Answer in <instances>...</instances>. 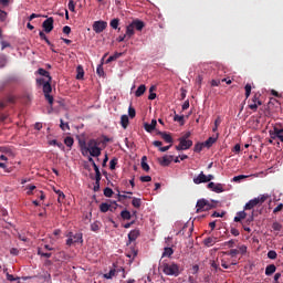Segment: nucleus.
<instances>
[{
    "mask_svg": "<svg viewBox=\"0 0 283 283\" xmlns=\"http://www.w3.org/2000/svg\"><path fill=\"white\" fill-rule=\"evenodd\" d=\"M8 19V12L0 9V22L3 23Z\"/></svg>",
    "mask_w": 283,
    "mask_h": 283,
    "instance_id": "nucleus-49",
    "label": "nucleus"
},
{
    "mask_svg": "<svg viewBox=\"0 0 283 283\" xmlns=\"http://www.w3.org/2000/svg\"><path fill=\"white\" fill-rule=\"evenodd\" d=\"M3 154H6L7 156H11L14 157V151L12 150V148L10 147H4L2 148Z\"/></svg>",
    "mask_w": 283,
    "mask_h": 283,
    "instance_id": "nucleus-43",
    "label": "nucleus"
},
{
    "mask_svg": "<svg viewBox=\"0 0 283 283\" xmlns=\"http://www.w3.org/2000/svg\"><path fill=\"white\" fill-rule=\"evenodd\" d=\"M104 196L106 198H112V196H114V190H112V188L107 187L104 189Z\"/></svg>",
    "mask_w": 283,
    "mask_h": 283,
    "instance_id": "nucleus-45",
    "label": "nucleus"
},
{
    "mask_svg": "<svg viewBox=\"0 0 283 283\" xmlns=\"http://www.w3.org/2000/svg\"><path fill=\"white\" fill-rule=\"evenodd\" d=\"M64 145H66V147H70V148H72V146L74 145V138H72V137H65V139H64Z\"/></svg>",
    "mask_w": 283,
    "mask_h": 283,
    "instance_id": "nucleus-40",
    "label": "nucleus"
},
{
    "mask_svg": "<svg viewBox=\"0 0 283 283\" xmlns=\"http://www.w3.org/2000/svg\"><path fill=\"white\" fill-rule=\"evenodd\" d=\"M40 76H45V78H49V81H52V76H50V72H48L45 69H39L36 71Z\"/></svg>",
    "mask_w": 283,
    "mask_h": 283,
    "instance_id": "nucleus-29",
    "label": "nucleus"
},
{
    "mask_svg": "<svg viewBox=\"0 0 283 283\" xmlns=\"http://www.w3.org/2000/svg\"><path fill=\"white\" fill-rule=\"evenodd\" d=\"M254 199L259 201V205H262L269 200V195H262L261 197Z\"/></svg>",
    "mask_w": 283,
    "mask_h": 283,
    "instance_id": "nucleus-47",
    "label": "nucleus"
},
{
    "mask_svg": "<svg viewBox=\"0 0 283 283\" xmlns=\"http://www.w3.org/2000/svg\"><path fill=\"white\" fill-rule=\"evenodd\" d=\"M276 136H277L279 140H281V143H283V128H280V130L276 132Z\"/></svg>",
    "mask_w": 283,
    "mask_h": 283,
    "instance_id": "nucleus-62",
    "label": "nucleus"
},
{
    "mask_svg": "<svg viewBox=\"0 0 283 283\" xmlns=\"http://www.w3.org/2000/svg\"><path fill=\"white\" fill-rule=\"evenodd\" d=\"M88 154L93 158H98V156H101V147L95 146V148H91V150H88Z\"/></svg>",
    "mask_w": 283,
    "mask_h": 283,
    "instance_id": "nucleus-21",
    "label": "nucleus"
},
{
    "mask_svg": "<svg viewBox=\"0 0 283 283\" xmlns=\"http://www.w3.org/2000/svg\"><path fill=\"white\" fill-rule=\"evenodd\" d=\"M120 23V20L118 18H115L111 21L109 25L113 28V30H118V25Z\"/></svg>",
    "mask_w": 283,
    "mask_h": 283,
    "instance_id": "nucleus-37",
    "label": "nucleus"
},
{
    "mask_svg": "<svg viewBox=\"0 0 283 283\" xmlns=\"http://www.w3.org/2000/svg\"><path fill=\"white\" fill-rule=\"evenodd\" d=\"M191 271H192V275H197L198 271H200V266L198 264H195L191 268Z\"/></svg>",
    "mask_w": 283,
    "mask_h": 283,
    "instance_id": "nucleus-61",
    "label": "nucleus"
},
{
    "mask_svg": "<svg viewBox=\"0 0 283 283\" xmlns=\"http://www.w3.org/2000/svg\"><path fill=\"white\" fill-rule=\"evenodd\" d=\"M145 92H147V86H145L144 84L139 85L138 88L135 92V96L137 98H140V96H143V94H145Z\"/></svg>",
    "mask_w": 283,
    "mask_h": 283,
    "instance_id": "nucleus-20",
    "label": "nucleus"
},
{
    "mask_svg": "<svg viewBox=\"0 0 283 283\" xmlns=\"http://www.w3.org/2000/svg\"><path fill=\"white\" fill-rule=\"evenodd\" d=\"M122 220H132V212L129 210L125 209L120 212Z\"/></svg>",
    "mask_w": 283,
    "mask_h": 283,
    "instance_id": "nucleus-28",
    "label": "nucleus"
},
{
    "mask_svg": "<svg viewBox=\"0 0 283 283\" xmlns=\"http://www.w3.org/2000/svg\"><path fill=\"white\" fill-rule=\"evenodd\" d=\"M195 185H202V182H207V175L201 171L197 177L193 178Z\"/></svg>",
    "mask_w": 283,
    "mask_h": 283,
    "instance_id": "nucleus-15",
    "label": "nucleus"
},
{
    "mask_svg": "<svg viewBox=\"0 0 283 283\" xmlns=\"http://www.w3.org/2000/svg\"><path fill=\"white\" fill-rule=\"evenodd\" d=\"M158 125V122L156 119H153L150 124H144V129L148 132V134H151L154 129H156V126Z\"/></svg>",
    "mask_w": 283,
    "mask_h": 283,
    "instance_id": "nucleus-17",
    "label": "nucleus"
},
{
    "mask_svg": "<svg viewBox=\"0 0 283 283\" xmlns=\"http://www.w3.org/2000/svg\"><path fill=\"white\" fill-rule=\"evenodd\" d=\"M111 207L112 206L109 203L103 202V203L99 205V211L102 213H107V211H109Z\"/></svg>",
    "mask_w": 283,
    "mask_h": 283,
    "instance_id": "nucleus-30",
    "label": "nucleus"
},
{
    "mask_svg": "<svg viewBox=\"0 0 283 283\" xmlns=\"http://www.w3.org/2000/svg\"><path fill=\"white\" fill-rule=\"evenodd\" d=\"M275 271H277V268L275 266V264H270L265 268V275L268 276L273 275Z\"/></svg>",
    "mask_w": 283,
    "mask_h": 283,
    "instance_id": "nucleus-24",
    "label": "nucleus"
},
{
    "mask_svg": "<svg viewBox=\"0 0 283 283\" xmlns=\"http://www.w3.org/2000/svg\"><path fill=\"white\" fill-rule=\"evenodd\" d=\"M158 136H161L163 140H165V143H174V137H171V134H168L167 132H158L157 133Z\"/></svg>",
    "mask_w": 283,
    "mask_h": 283,
    "instance_id": "nucleus-16",
    "label": "nucleus"
},
{
    "mask_svg": "<svg viewBox=\"0 0 283 283\" xmlns=\"http://www.w3.org/2000/svg\"><path fill=\"white\" fill-rule=\"evenodd\" d=\"M69 10L71 12H75L76 11V4L74 3V0H70L69 1Z\"/></svg>",
    "mask_w": 283,
    "mask_h": 283,
    "instance_id": "nucleus-55",
    "label": "nucleus"
},
{
    "mask_svg": "<svg viewBox=\"0 0 283 283\" xmlns=\"http://www.w3.org/2000/svg\"><path fill=\"white\" fill-rule=\"evenodd\" d=\"M42 28L46 34H50L52 30H54V18L50 17L46 20L43 21Z\"/></svg>",
    "mask_w": 283,
    "mask_h": 283,
    "instance_id": "nucleus-6",
    "label": "nucleus"
},
{
    "mask_svg": "<svg viewBox=\"0 0 283 283\" xmlns=\"http://www.w3.org/2000/svg\"><path fill=\"white\" fill-rule=\"evenodd\" d=\"M54 192L57 195V202L63 205V200H65V193L61 190L54 189Z\"/></svg>",
    "mask_w": 283,
    "mask_h": 283,
    "instance_id": "nucleus-27",
    "label": "nucleus"
},
{
    "mask_svg": "<svg viewBox=\"0 0 283 283\" xmlns=\"http://www.w3.org/2000/svg\"><path fill=\"white\" fill-rule=\"evenodd\" d=\"M101 229V222L95 221L91 224V231H94L96 233V231H99Z\"/></svg>",
    "mask_w": 283,
    "mask_h": 283,
    "instance_id": "nucleus-41",
    "label": "nucleus"
},
{
    "mask_svg": "<svg viewBox=\"0 0 283 283\" xmlns=\"http://www.w3.org/2000/svg\"><path fill=\"white\" fill-rule=\"evenodd\" d=\"M208 189H210V191H213L214 193H222L224 191V187L222 186V184H216L213 181H210L208 184Z\"/></svg>",
    "mask_w": 283,
    "mask_h": 283,
    "instance_id": "nucleus-8",
    "label": "nucleus"
},
{
    "mask_svg": "<svg viewBox=\"0 0 283 283\" xmlns=\"http://www.w3.org/2000/svg\"><path fill=\"white\" fill-rule=\"evenodd\" d=\"M220 136V134L217 133V136L216 137H209L205 143L203 145L206 147H211L217 140H218V137Z\"/></svg>",
    "mask_w": 283,
    "mask_h": 283,
    "instance_id": "nucleus-25",
    "label": "nucleus"
},
{
    "mask_svg": "<svg viewBox=\"0 0 283 283\" xmlns=\"http://www.w3.org/2000/svg\"><path fill=\"white\" fill-rule=\"evenodd\" d=\"M268 258H269L270 260H276V259H277V252H275V250H270V251L268 252Z\"/></svg>",
    "mask_w": 283,
    "mask_h": 283,
    "instance_id": "nucleus-46",
    "label": "nucleus"
},
{
    "mask_svg": "<svg viewBox=\"0 0 283 283\" xmlns=\"http://www.w3.org/2000/svg\"><path fill=\"white\" fill-rule=\"evenodd\" d=\"M123 56V53L116 52L114 55H111L107 60L106 63H112L113 61H116Z\"/></svg>",
    "mask_w": 283,
    "mask_h": 283,
    "instance_id": "nucleus-34",
    "label": "nucleus"
},
{
    "mask_svg": "<svg viewBox=\"0 0 283 283\" xmlns=\"http://www.w3.org/2000/svg\"><path fill=\"white\" fill-rule=\"evenodd\" d=\"M8 63V57L6 55H0V67H4Z\"/></svg>",
    "mask_w": 283,
    "mask_h": 283,
    "instance_id": "nucleus-52",
    "label": "nucleus"
},
{
    "mask_svg": "<svg viewBox=\"0 0 283 283\" xmlns=\"http://www.w3.org/2000/svg\"><path fill=\"white\" fill-rule=\"evenodd\" d=\"M132 205L133 207H135V209H140L143 201L140 200V198L133 197Z\"/></svg>",
    "mask_w": 283,
    "mask_h": 283,
    "instance_id": "nucleus-31",
    "label": "nucleus"
},
{
    "mask_svg": "<svg viewBox=\"0 0 283 283\" xmlns=\"http://www.w3.org/2000/svg\"><path fill=\"white\" fill-rule=\"evenodd\" d=\"M116 165H118V159L117 158H113L109 161V169H112V170L116 169Z\"/></svg>",
    "mask_w": 283,
    "mask_h": 283,
    "instance_id": "nucleus-50",
    "label": "nucleus"
},
{
    "mask_svg": "<svg viewBox=\"0 0 283 283\" xmlns=\"http://www.w3.org/2000/svg\"><path fill=\"white\" fill-rule=\"evenodd\" d=\"M240 253V250L238 249H232L229 252V255H231V258H235V255H238Z\"/></svg>",
    "mask_w": 283,
    "mask_h": 283,
    "instance_id": "nucleus-60",
    "label": "nucleus"
},
{
    "mask_svg": "<svg viewBox=\"0 0 283 283\" xmlns=\"http://www.w3.org/2000/svg\"><path fill=\"white\" fill-rule=\"evenodd\" d=\"M136 255H138V250L133 248L132 251L127 254V258H132L134 260Z\"/></svg>",
    "mask_w": 283,
    "mask_h": 283,
    "instance_id": "nucleus-56",
    "label": "nucleus"
},
{
    "mask_svg": "<svg viewBox=\"0 0 283 283\" xmlns=\"http://www.w3.org/2000/svg\"><path fill=\"white\" fill-rule=\"evenodd\" d=\"M259 201L258 199H251L248 203L244 206V211H251V209H254V207H258Z\"/></svg>",
    "mask_w": 283,
    "mask_h": 283,
    "instance_id": "nucleus-18",
    "label": "nucleus"
},
{
    "mask_svg": "<svg viewBox=\"0 0 283 283\" xmlns=\"http://www.w3.org/2000/svg\"><path fill=\"white\" fill-rule=\"evenodd\" d=\"M139 180L142 182H151V176H142Z\"/></svg>",
    "mask_w": 283,
    "mask_h": 283,
    "instance_id": "nucleus-59",
    "label": "nucleus"
},
{
    "mask_svg": "<svg viewBox=\"0 0 283 283\" xmlns=\"http://www.w3.org/2000/svg\"><path fill=\"white\" fill-rule=\"evenodd\" d=\"M142 169L144 171H149V164L147 163V156L142 157Z\"/></svg>",
    "mask_w": 283,
    "mask_h": 283,
    "instance_id": "nucleus-33",
    "label": "nucleus"
},
{
    "mask_svg": "<svg viewBox=\"0 0 283 283\" xmlns=\"http://www.w3.org/2000/svg\"><path fill=\"white\" fill-rule=\"evenodd\" d=\"M174 120L176 122V123H185V116H182V115H175V117H174Z\"/></svg>",
    "mask_w": 283,
    "mask_h": 283,
    "instance_id": "nucleus-57",
    "label": "nucleus"
},
{
    "mask_svg": "<svg viewBox=\"0 0 283 283\" xmlns=\"http://www.w3.org/2000/svg\"><path fill=\"white\" fill-rule=\"evenodd\" d=\"M80 147H81L82 156H87V154H90V150L98 147V142L96 139H91L88 140L87 144H85V142L82 143Z\"/></svg>",
    "mask_w": 283,
    "mask_h": 283,
    "instance_id": "nucleus-3",
    "label": "nucleus"
},
{
    "mask_svg": "<svg viewBox=\"0 0 283 283\" xmlns=\"http://www.w3.org/2000/svg\"><path fill=\"white\" fill-rule=\"evenodd\" d=\"M205 143H197L195 145L193 151H196V154H200V151H202V149H205Z\"/></svg>",
    "mask_w": 283,
    "mask_h": 283,
    "instance_id": "nucleus-36",
    "label": "nucleus"
},
{
    "mask_svg": "<svg viewBox=\"0 0 283 283\" xmlns=\"http://www.w3.org/2000/svg\"><path fill=\"white\" fill-rule=\"evenodd\" d=\"M51 83L52 81H50V78H48V81H45L43 77L36 78V86L42 87L43 92H45L46 85H52Z\"/></svg>",
    "mask_w": 283,
    "mask_h": 283,
    "instance_id": "nucleus-12",
    "label": "nucleus"
},
{
    "mask_svg": "<svg viewBox=\"0 0 283 283\" xmlns=\"http://www.w3.org/2000/svg\"><path fill=\"white\" fill-rule=\"evenodd\" d=\"M174 161V156L171 155H165L161 159H158V163L161 167H169L171 163Z\"/></svg>",
    "mask_w": 283,
    "mask_h": 283,
    "instance_id": "nucleus-10",
    "label": "nucleus"
},
{
    "mask_svg": "<svg viewBox=\"0 0 283 283\" xmlns=\"http://www.w3.org/2000/svg\"><path fill=\"white\" fill-rule=\"evenodd\" d=\"M114 275H116V270H111L108 273L104 274V277L106 280H112V277H114Z\"/></svg>",
    "mask_w": 283,
    "mask_h": 283,
    "instance_id": "nucleus-48",
    "label": "nucleus"
},
{
    "mask_svg": "<svg viewBox=\"0 0 283 283\" xmlns=\"http://www.w3.org/2000/svg\"><path fill=\"white\" fill-rule=\"evenodd\" d=\"M196 208V213H202V211H211V209H216V205L209 202L207 199H199L197 201Z\"/></svg>",
    "mask_w": 283,
    "mask_h": 283,
    "instance_id": "nucleus-2",
    "label": "nucleus"
},
{
    "mask_svg": "<svg viewBox=\"0 0 283 283\" xmlns=\"http://www.w3.org/2000/svg\"><path fill=\"white\" fill-rule=\"evenodd\" d=\"M160 269L165 275H170L174 277H178V275L182 273V271L180 270V265L177 264L176 262L167 263L164 261L160 264Z\"/></svg>",
    "mask_w": 283,
    "mask_h": 283,
    "instance_id": "nucleus-1",
    "label": "nucleus"
},
{
    "mask_svg": "<svg viewBox=\"0 0 283 283\" xmlns=\"http://www.w3.org/2000/svg\"><path fill=\"white\" fill-rule=\"evenodd\" d=\"M218 242V239L216 237H208L203 240L205 247H213Z\"/></svg>",
    "mask_w": 283,
    "mask_h": 283,
    "instance_id": "nucleus-19",
    "label": "nucleus"
},
{
    "mask_svg": "<svg viewBox=\"0 0 283 283\" xmlns=\"http://www.w3.org/2000/svg\"><path fill=\"white\" fill-rule=\"evenodd\" d=\"M120 125H122L123 129H127V127H129V116L122 115Z\"/></svg>",
    "mask_w": 283,
    "mask_h": 283,
    "instance_id": "nucleus-22",
    "label": "nucleus"
},
{
    "mask_svg": "<svg viewBox=\"0 0 283 283\" xmlns=\"http://www.w3.org/2000/svg\"><path fill=\"white\" fill-rule=\"evenodd\" d=\"M128 115L130 118H136V108L129 106L128 107Z\"/></svg>",
    "mask_w": 283,
    "mask_h": 283,
    "instance_id": "nucleus-51",
    "label": "nucleus"
},
{
    "mask_svg": "<svg viewBox=\"0 0 283 283\" xmlns=\"http://www.w3.org/2000/svg\"><path fill=\"white\" fill-rule=\"evenodd\" d=\"M193 145V142L191 139H186V137L179 138V145L176 146L177 151H185L187 149H190Z\"/></svg>",
    "mask_w": 283,
    "mask_h": 283,
    "instance_id": "nucleus-4",
    "label": "nucleus"
},
{
    "mask_svg": "<svg viewBox=\"0 0 283 283\" xmlns=\"http://www.w3.org/2000/svg\"><path fill=\"white\" fill-rule=\"evenodd\" d=\"M77 75L76 78L77 81H81L85 76V71L83 70V66H77L76 69Z\"/></svg>",
    "mask_w": 283,
    "mask_h": 283,
    "instance_id": "nucleus-32",
    "label": "nucleus"
},
{
    "mask_svg": "<svg viewBox=\"0 0 283 283\" xmlns=\"http://www.w3.org/2000/svg\"><path fill=\"white\" fill-rule=\"evenodd\" d=\"M247 178H249V176H247V175H239V176L233 177L232 182H240L241 180H244Z\"/></svg>",
    "mask_w": 283,
    "mask_h": 283,
    "instance_id": "nucleus-44",
    "label": "nucleus"
},
{
    "mask_svg": "<svg viewBox=\"0 0 283 283\" xmlns=\"http://www.w3.org/2000/svg\"><path fill=\"white\" fill-rule=\"evenodd\" d=\"M273 231H282V224L280 222L272 223Z\"/></svg>",
    "mask_w": 283,
    "mask_h": 283,
    "instance_id": "nucleus-53",
    "label": "nucleus"
},
{
    "mask_svg": "<svg viewBox=\"0 0 283 283\" xmlns=\"http://www.w3.org/2000/svg\"><path fill=\"white\" fill-rule=\"evenodd\" d=\"M72 239L75 242V244H76V242L83 243V233H75V234L73 233Z\"/></svg>",
    "mask_w": 283,
    "mask_h": 283,
    "instance_id": "nucleus-38",
    "label": "nucleus"
},
{
    "mask_svg": "<svg viewBox=\"0 0 283 283\" xmlns=\"http://www.w3.org/2000/svg\"><path fill=\"white\" fill-rule=\"evenodd\" d=\"M51 92H52V85H49V84L44 85V91H43L44 97L50 105H53L54 97L52 95H50Z\"/></svg>",
    "mask_w": 283,
    "mask_h": 283,
    "instance_id": "nucleus-9",
    "label": "nucleus"
},
{
    "mask_svg": "<svg viewBox=\"0 0 283 283\" xmlns=\"http://www.w3.org/2000/svg\"><path fill=\"white\" fill-rule=\"evenodd\" d=\"M130 24L134 28V30H137V32H143V28H145V22L138 19L134 20Z\"/></svg>",
    "mask_w": 283,
    "mask_h": 283,
    "instance_id": "nucleus-13",
    "label": "nucleus"
},
{
    "mask_svg": "<svg viewBox=\"0 0 283 283\" xmlns=\"http://www.w3.org/2000/svg\"><path fill=\"white\" fill-rule=\"evenodd\" d=\"M107 29V22L103 20L95 21L93 23V30L96 34H101L104 30Z\"/></svg>",
    "mask_w": 283,
    "mask_h": 283,
    "instance_id": "nucleus-5",
    "label": "nucleus"
},
{
    "mask_svg": "<svg viewBox=\"0 0 283 283\" xmlns=\"http://www.w3.org/2000/svg\"><path fill=\"white\" fill-rule=\"evenodd\" d=\"M239 253H241V255H244V253H247V245L239 247Z\"/></svg>",
    "mask_w": 283,
    "mask_h": 283,
    "instance_id": "nucleus-64",
    "label": "nucleus"
},
{
    "mask_svg": "<svg viewBox=\"0 0 283 283\" xmlns=\"http://www.w3.org/2000/svg\"><path fill=\"white\" fill-rule=\"evenodd\" d=\"M244 90H245V98H249V96H251V90H252L251 84H247L244 86Z\"/></svg>",
    "mask_w": 283,
    "mask_h": 283,
    "instance_id": "nucleus-54",
    "label": "nucleus"
},
{
    "mask_svg": "<svg viewBox=\"0 0 283 283\" xmlns=\"http://www.w3.org/2000/svg\"><path fill=\"white\" fill-rule=\"evenodd\" d=\"M134 34H136V32L134 31V27L132 24H128L126 27V33L125 35L128 38V39H132V36H134Z\"/></svg>",
    "mask_w": 283,
    "mask_h": 283,
    "instance_id": "nucleus-26",
    "label": "nucleus"
},
{
    "mask_svg": "<svg viewBox=\"0 0 283 283\" xmlns=\"http://www.w3.org/2000/svg\"><path fill=\"white\" fill-rule=\"evenodd\" d=\"M247 219V212L243 211H239L237 212V216L234 217V222H242V220Z\"/></svg>",
    "mask_w": 283,
    "mask_h": 283,
    "instance_id": "nucleus-23",
    "label": "nucleus"
},
{
    "mask_svg": "<svg viewBox=\"0 0 283 283\" xmlns=\"http://www.w3.org/2000/svg\"><path fill=\"white\" fill-rule=\"evenodd\" d=\"M139 237H140V230H138V229L132 230L128 233V243L127 244H132V242H136V240H138Z\"/></svg>",
    "mask_w": 283,
    "mask_h": 283,
    "instance_id": "nucleus-11",
    "label": "nucleus"
},
{
    "mask_svg": "<svg viewBox=\"0 0 283 283\" xmlns=\"http://www.w3.org/2000/svg\"><path fill=\"white\" fill-rule=\"evenodd\" d=\"M96 72H97L98 76H103L105 74V71L103 70V65H98Z\"/></svg>",
    "mask_w": 283,
    "mask_h": 283,
    "instance_id": "nucleus-63",
    "label": "nucleus"
},
{
    "mask_svg": "<svg viewBox=\"0 0 283 283\" xmlns=\"http://www.w3.org/2000/svg\"><path fill=\"white\" fill-rule=\"evenodd\" d=\"M60 128L62 132H67V129H70V124L63 122V119H60Z\"/></svg>",
    "mask_w": 283,
    "mask_h": 283,
    "instance_id": "nucleus-39",
    "label": "nucleus"
},
{
    "mask_svg": "<svg viewBox=\"0 0 283 283\" xmlns=\"http://www.w3.org/2000/svg\"><path fill=\"white\" fill-rule=\"evenodd\" d=\"M258 105H262V101H260V93H255L249 104V108L253 112H258Z\"/></svg>",
    "mask_w": 283,
    "mask_h": 283,
    "instance_id": "nucleus-7",
    "label": "nucleus"
},
{
    "mask_svg": "<svg viewBox=\"0 0 283 283\" xmlns=\"http://www.w3.org/2000/svg\"><path fill=\"white\" fill-rule=\"evenodd\" d=\"M277 132H280V128L274 127L273 133H270V136L273 140H275V138H277Z\"/></svg>",
    "mask_w": 283,
    "mask_h": 283,
    "instance_id": "nucleus-58",
    "label": "nucleus"
},
{
    "mask_svg": "<svg viewBox=\"0 0 283 283\" xmlns=\"http://www.w3.org/2000/svg\"><path fill=\"white\" fill-rule=\"evenodd\" d=\"M67 238H69V239L66 240L67 247H72V244H76L75 241H74V239H73V232H69Z\"/></svg>",
    "mask_w": 283,
    "mask_h": 283,
    "instance_id": "nucleus-42",
    "label": "nucleus"
},
{
    "mask_svg": "<svg viewBox=\"0 0 283 283\" xmlns=\"http://www.w3.org/2000/svg\"><path fill=\"white\" fill-rule=\"evenodd\" d=\"M153 145L154 147H159V151L161 153L169 151V149H171V144L163 147V142L160 140L153 142Z\"/></svg>",
    "mask_w": 283,
    "mask_h": 283,
    "instance_id": "nucleus-14",
    "label": "nucleus"
},
{
    "mask_svg": "<svg viewBox=\"0 0 283 283\" xmlns=\"http://www.w3.org/2000/svg\"><path fill=\"white\" fill-rule=\"evenodd\" d=\"M174 255V249L165 248L163 252V258H171Z\"/></svg>",
    "mask_w": 283,
    "mask_h": 283,
    "instance_id": "nucleus-35",
    "label": "nucleus"
}]
</instances>
